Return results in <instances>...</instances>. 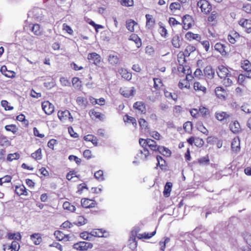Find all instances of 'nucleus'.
<instances>
[{
  "label": "nucleus",
  "mask_w": 251,
  "mask_h": 251,
  "mask_svg": "<svg viewBox=\"0 0 251 251\" xmlns=\"http://www.w3.org/2000/svg\"><path fill=\"white\" fill-rule=\"evenodd\" d=\"M44 10L38 7L33 8L28 13L29 17L34 18L37 21H42L44 20Z\"/></svg>",
  "instance_id": "f257e3e1"
},
{
  "label": "nucleus",
  "mask_w": 251,
  "mask_h": 251,
  "mask_svg": "<svg viewBox=\"0 0 251 251\" xmlns=\"http://www.w3.org/2000/svg\"><path fill=\"white\" fill-rule=\"evenodd\" d=\"M231 148L233 151H238L240 150V141L239 138H234L231 143Z\"/></svg>",
  "instance_id": "5701e85b"
},
{
  "label": "nucleus",
  "mask_w": 251,
  "mask_h": 251,
  "mask_svg": "<svg viewBox=\"0 0 251 251\" xmlns=\"http://www.w3.org/2000/svg\"><path fill=\"white\" fill-rule=\"evenodd\" d=\"M139 153L141 154V156H140V158L143 161H146L148 159V156L150 155V152L147 148H144L143 150H140Z\"/></svg>",
  "instance_id": "393cba45"
},
{
  "label": "nucleus",
  "mask_w": 251,
  "mask_h": 251,
  "mask_svg": "<svg viewBox=\"0 0 251 251\" xmlns=\"http://www.w3.org/2000/svg\"><path fill=\"white\" fill-rule=\"evenodd\" d=\"M205 76L208 79H212L214 77L215 72L210 65L207 66L203 70Z\"/></svg>",
  "instance_id": "1a4fd4ad"
},
{
  "label": "nucleus",
  "mask_w": 251,
  "mask_h": 251,
  "mask_svg": "<svg viewBox=\"0 0 251 251\" xmlns=\"http://www.w3.org/2000/svg\"><path fill=\"white\" fill-rule=\"evenodd\" d=\"M181 8V5L179 2H172L170 5V9L171 11H175L176 10H179Z\"/></svg>",
  "instance_id": "09e8293b"
},
{
  "label": "nucleus",
  "mask_w": 251,
  "mask_h": 251,
  "mask_svg": "<svg viewBox=\"0 0 251 251\" xmlns=\"http://www.w3.org/2000/svg\"><path fill=\"white\" fill-rule=\"evenodd\" d=\"M156 159L157 161V166H159L161 169H163L166 165L165 160L159 155L156 156Z\"/></svg>",
  "instance_id": "72a5a7b5"
},
{
  "label": "nucleus",
  "mask_w": 251,
  "mask_h": 251,
  "mask_svg": "<svg viewBox=\"0 0 251 251\" xmlns=\"http://www.w3.org/2000/svg\"><path fill=\"white\" fill-rule=\"evenodd\" d=\"M42 107L45 113L48 115H50L54 111V106L49 101H45L42 102Z\"/></svg>",
  "instance_id": "39448f33"
},
{
  "label": "nucleus",
  "mask_w": 251,
  "mask_h": 251,
  "mask_svg": "<svg viewBox=\"0 0 251 251\" xmlns=\"http://www.w3.org/2000/svg\"><path fill=\"white\" fill-rule=\"evenodd\" d=\"M5 128L7 131H11L13 133L17 132V128L14 125H7L5 126Z\"/></svg>",
  "instance_id": "bf43d9fd"
},
{
  "label": "nucleus",
  "mask_w": 251,
  "mask_h": 251,
  "mask_svg": "<svg viewBox=\"0 0 251 251\" xmlns=\"http://www.w3.org/2000/svg\"><path fill=\"white\" fill-rule=\"evenodd\" d=\"M30 239L35 245H39L42 241V238L39 233H34L30 235Z\"/></svg>",
  "instance_id": "aec40b11"
},
{
  "label": "nucleus",
  "mask_w": 251,
  "mask_h": 251,
  "mask_svg": "<svg viewBox=\"0 0 251 251\" xmlns=\"http://www.w3.org/2000/svg\"><path fill=\"white\" fill-rule=\"evenodd\" d=\"M148 146L151 149V150L156 151L159 146H157L156 142L151 139H148Z\"/></svg>",
  "instance_id": "b1692460"
},
{
  "label": "nucleus",
  "mask_w": 251,
  "mask_h": 251,
  "mask_svg": "<svg viewBox=\"0 0 251 251\" xmlns=\"http://www.w3.org/2000/svg\"><path fill=\"white\" fill-rule=\"evenodd\" d=\"M153 80L154 82L153 87L156 90L159 89L160 87L162 85L161 80L160 78H154Z\"/></svg>",
  "instance_id": "de8ad7c7"
},
{
  "label": "nucleus",
  "mask_w": 251,
  "mask_h": 251,
  "mask_svg": "<svg viewBox=\"0 0 251 251\" xmlns=\"http://www.w3.org/2000/svg\"><path fill=\"white\" fill-rule=\"evenodd\" d=\"M229 77L227 76L223 78V84L226 87L230 86L232 84V81Z\"/></svg>",
  "instance_id": "052dcab7"
},
{
  "label": "nucleus",
  "mask_w": 251,
  "mask_h": 251,
  "mask_svg": "<svg viewBox=\"0 0 251 251\" xmlns=\"http://www.w3.org/2000/svg\"><path fill=\"white\" fill-rule=\"evenodd\" d=\"M164 95L167 98H171L174 100L177 99V96L175 93H172L167 91H164Z\"/></svg>",
  "instance_id": "3c124183"
},
{
  "label": "nucleus",
  "mask_w": 251,
  "mask_h": 251,
  "mask_svg": "<svg viewBox=\"0 0 251 251\" xmlns=\"http://www.w3.org/2000/svg\"><path fill=\"white\" fill-rule=\"evenodd\" d=\"M245 75L240 74L238 77V82L240 85H244V83L246 78Z\"/></svg>",
  "instance_id": "69168bd1"
},
{
  "label": "nucleus",
  "mask_w": 251,
  "mask_h": 251,
  "mask_svg": "<svg viewBox=\"0 0 251 251\" xmlns=\"http://www.w3.org/2000/svg\"><path fill=\"white\" fill-rule=\"evenodd\" d=\"M218 75L221 78H223L227 76H231V74L227 68L224 66H220L218 68V71L217 72Z\"/></svg>",
  "instance_id": "423d86ee"
},
{
  "label": "nucleus",
  "mask_w": 251,
  "mask_h": 251,
  "mask_svg": "<svg viewBox=\"0 0 251 251\" xmlns=\"http://www.w3.org/2000/svg\"><path fill=\"white\" fill-rule=\"evenodd\" d=\"M135 25H137V23L132 20H127L126 22V28L131 32L134 31V26Z\"/></svg>",
  "instance_id": "a878e982"
},
{
  "label": "nucleus",
  "mask_w": 251,
  "mask_h": 251,
  "mask_svg": "<svg viewBox=\"0 0 251 251\" xmlns=\"http://www.w3.org/2000/svg\"><path fill=\"white\" fill-rule=\"evenodd\" d=\"M133 107L142 113L146 112V106L145 103L142 101L136 102L134 103Z\"/></svg>",
  "instance_id": "ddd939ff"
},
{
  "label": "nucleus",
  "mask_w": 251,
  "mask_h": 251,
  "mask_svg": "<svg viewBox=\"0 0 251 251\" xmlns=\"http://www.w3.org/2000/svg\"><path fill=\"white\" fill-rule=\"evenodd\" d=\"M80 237L85 240H90V238L92 237L91 236L90 233H88L87 232H83L80 233Z\"/></svg>",
  "instance_id": "338daca9"
},
{
  "label": "nucleus",
  "mask_w": 251,
  "mask_h": 251,
  "mask_svg": "<svg viewBox=\"0 0 251 251\" xmlns=\"http://www.w3.org/2000/svg\"><path fill=\"white\" fill-rule=\"evenodd\" d=\"M54 236L56 237V238L59 241H68L69 240V235H66L62 232L56 230L54 233Z\"/></svg>",
  "instance_id": "2eb2a0df"
},
{
  "label": "nucleus",
  "mask_w": 251,
  "mask_h": 251,
  "mask_svg": "<svg viewBox=\"0 0 251 251\" xmlns=\"http://www.w3.org/2000/svg\"><path fill=\"white\" fill-rule=\"evenodd\" d=\"M146 18L147 20V26L149 28L152 27L154 24V20L152 18V16L149 14H146Z\"/></svg>",
  "instance_id": "2f4dec72"
},
{
  "label": "nucleus",
  "mask_w": 251,
  "mask_h": 251,
  "mask_svg": "<svg viewBox=\"0 0 251 251\" xmlns=\"http://www.w3.org/2000/svg\"><path fill=\"white\" fill-rule=\"evenodd\" d=\"M94 176L95 178L97 179L99 181H102L104 180V177L103 176V172L101 170L97 171L94 174Z\"/></svg>",
  "instance_id": "c9c22d12"
},
{
  "label": "nucleus",
  "mask_w": 251,
  "mask_h": 251,
  "mask_svg": "<svg viewBox=\"0 0 251 251\" xmlns=\"http://www.w3.org/2000/svg\"><path fill=\"white\" fill-rule=\"evenodd\" d=\"M63 207L64 209L68 210L71 212H74L75 210V206L71 205L68 201H65L63 204Z\"/></svg>",
  "instance_id": "ea45409f"
},
{
  "label": "nucleus",
  "mask_w": 251,
  "mask_h": 251,
  "mask_svg": "<svg viewBox=\"0 0 251 251\" xmlns=\"http://www.w3.org/2000/svg\"><path fill=\"white\" fill-rule=\"evenodd\" d=\"M215 92L219 98L224 99L225 98L226 92L224 89L221 87H217L215 90Z\"/></svg>",
  "instance_id": "6ab92c4d"
},
{
  "label": "nucleus",
  "mask_w": 251,
  "mask_h": 251,
  "mask_svg": "<svg viewBox=\"0 0 251 251\" xmlns=\"http://www.w3.org/2000/svg\"><path fill=\"white\" fill-rule=\"evenodd\" d=\"M172 187V184L171 182H167L164 187V190L163 191L164 196L165 197H168L170 196V193Z\"/></svg>",
  "instance_id": "412c9836"
},
{
  "label": "nucleus",
  "mask_w": 251,
  "mask_h": 251,
  "mask_svg": "<svg viewBox=\"0 0 251 251\" xmlns=\"http://www.w3.org/2000/svg\"><path fill=\"white\" fill-rule=\"evenodd\" d=\"M58 117L62 122H65L68 120L70 122H72L73 118L71 115L70 112L68 110H65L64 111H58Z\"/></svg>",
  "instance_id": "7ed1b4c3"
},
{
  "label": "nucleus",
  "mask_w": 251,
  "mask_h": 251,
  "mask_svg": "<svg viewBox=\"0 0 251 251\" xmlns=\"http://www.w3.org/2000/svg\"><path fill=\"white\" fill-rule=\"evenodd\" d=\"M87 59L90 62L98 65L100 62L101 57L96 52H92L88 54Z\"/></svg>",
  "instance_id": "20e7f679"
},
{
  "label": "nucleus",
  "mask_w": 251,
  "mask_h": 251,
  "mask_svg": "<svg viewBox=\"0 0 251 251\" xmlns=\"http://www.w3.org/2000/svg\"><path fill=\"white\" fill-rule=\"evenodd\" d=\"M8 238L9 239H14L15 241L20 240L21 239V235L19 233H9L8 234Z\"/></svg>",
  "instance_id": "a19ab883"
},
{
  "label": "nucleus",
  "mask_w": 251,
  "mask_h": 251,
  "mask_svg": "<svg viewBox=\"0 0 251 251\" xmlns=\"http://www.w3.org/2000/svg\"><path fill=\"white\" fill-rule=\"evenodd\" d=\"M239 38V34L237 32L230 34L227 36V39L229 42L231 44H234L236 42V38Z\"/></svg>",
  "instance_id": "f704fd0d"
},
{
  "label": "nucleus",
  "mask_w": 251,
  "mask_h": 251,
  "mask_svg": "<svg viewBox=\"0 0 251 251\" xmlns=\"http://www.w3.org/2000/svg\"><path fill=\"white\" fill-rule=\"evenodd\" d=\"M180 38L178 35H175L172 40V43L174 47L178 48L180 47Z\"/></svg>",
  "instance_id": "7c9ffc66"
},
{
  "label": "nucleus",
  "mask_w": 251,
  "mask_h": 251,
  "mask_svg": "<svg viewBox=\"0 0 251 251\" xmlns=\"http://www.w3.org/2000/svg\"><path fill=\"white\" fill-rule=\"evenodd\" d=\"M15 193L19 196L22 195L27 196L28 193L26 190L25 186L23 185L16 186L15 190Z\"/></svg>",
  "instance_id": "4468645a"
},
{
  "label": "nucleus",
  "mask_w": 251,
  "mask_h": 251,
  "mask_svg": "<svg viewBox=\"0 0 251 251\" xmlns=\"http://www.w3.org/2000/svg\"><path fill=\"white\" fill-rule=\"evenodd\" d=\"M0 144L1 146H8L10 145V142L6 137L1 136L0 137Z\"/></svg>",
  "instance_id": "4d7b16f0"
},
{
  "label": "nucleus",
  "mask_w": 251,
  "mask_h": 251,
  "mask_svg": "<svg viewBox=\"0 0 251 251\" xmlns=\"http://www.w3.org/2000/svg\"><path fill=\"white\" fill-rule=\"evenodd\" d=\"M241 67L245 71L248 70V69H250L251 68V63L249 61H248L247 60H244L241 63Z\"/></svg>",
  "instance_id": "8fccbe9b"
},
{
  "label": "nucleus",
  "mask_w": 251,
  "mask_h": 251,
  "mask_svg": "<svg viewBox=\"0 0 251 251\" xmlns=\"http://www.w3.org/2000/svg\"><path fill=\"white\" fill-rule=\"evenodd\" d=\"M192 123L191 122H186L183 125V128L187 132H190L192 129Z\"/></svg>",
  "instance_id": "864d4df0"
},
{
  "label": "nucleus",
  "mask_w": 251,
  "mask_h": 251,
  "mask_svg": "<svg viewBox=\"0 0 251 251\" xmlns=\"http://www.w3.org/2000/svg\"><path fill=\"white\" fill-rule=\"evenodd\" d=\"M96 203L95 201L89 199L84 198L81 200V205L86 208L94 207Z\"/></svg>",
  "instance_id": "6e6552de"
},
{
  "label": "nucleus",
  "mask_w": 251,
  "mask_h": 251,
  "mask_svg": "<svg viewBox=\"0 0 251 251\" xmlns=\"http://www.w3.org/2000/svg\"><path fill=\"white\" fill-rule=\"evenodd\" d=\"M198 5L200 7L202 12L206 13L209 12V3L207 1L201 0L198 2Z\"/></svg>",
  "instance_id": "f8f14e48"
},
{
  "label": "nucleus",
  "mask_w": 251,
  "mask_h": 251,
  "mask_svg": "<svg viewBox=\"0 0 251 251\" xmlns=\"http://www.w3.org/2000/svg\"><path fill=\"white\" fill-rule=\"evenodd\" d=\"M93 247V244L89 242L84 241L79 242L73 245L74 249L80 251H87Z\"/></svg>",
  "instance_id": "f03ea898"
},
{
  "label": "nucleus",
  "mask_w": 251,
  "mask_h": 251,
  "mask_svg": "<svg viewBox=\"0 0 251 251\" xmlns=\"http://www.w3.org/2000/svg\"><path fill=\"white\" fill-rule=\"evenodd\" d=\"M20 157V154L17 153L9 154L7 159L8 161H11L14 159H18Z\"/></svg>",
  "instance_id": "6e6d98bb"
},
{
  "label": "nucleus",
  "mask_w": 251,
  "mask_h": 251,
  "mask_svg": "<svg viewBox=\"0 0 251 251\" xmlns=\"http://www.w3.org/2000/svg\"><path fill=\"white\" fill-rule=\"evenodd\" d=\"M241 109L247 113H251V103L244 104L241 106Z\"/></svg>",
  "instance_id": "603ef678"
},
{
  "label": "nucleus",
  "mask_w": 251,
  "mask_h": 251,
  "mask_svg": "<svg viewBox=\"0 0 251 251\" xmlns=\"http://www.w3.org/2000/svg\"><path fill=\"white\" fill-rule=\"evenodd\" d=\"M119 73L121 76L124 79L129 80L131 79L132 75L130 73L128 72L126 69L121 68L118 71Z\"/></svg>",
  "instance_id": "9d476101"
},
{
  "label": "nucleus",
  "mask_w": 251,
  "mask_h": 251,
  "mask_svg": "<svg viewBox=\"0 0 251 251\" xmlns=\"http://www.w3.org/2000/svg\"><path fill=\"white\" fill-rule=\"evenodd\" d=\"M214 48L215 50H217L221 54H226V46H225V45L221 43H217L215 45Z\"/></svg>",
  "instance_id": "dca6fc26"
},
{
  "label": "nucleus",
  "mask_w": 251,
  "mask_h": 251,
  "mask_svg": "<svg viewBox=\"0 0 251 251\" xmlns=\"http://www.w3.org/2000/svg\"><path fill=\"white\" fill-rule=\"evenodd\" d=\"M72 84L73 86L75 88H80L81 86V81L78 77H74L72 79Z\"/></svg>",
  "instance_id": "49530a36"
},
{
  "label": "nucleus",
  "mask_w": 251,
  "mask_h": 251,
  "mask_svg": "<svg viewBox=\"0 0 251 251\" xmlns=\"http://www.w3.org/2000/svg\"><path fill=\"white\" fill-rule=\"evenodd\" d=\"M196 50V47L192 45H188L186 47L184 54L186 56H189L191 53Z\"/></svg>",
  "instance_id": "4c0bfd02"
},
{
  "label": "nucleus",
  "mask_w": 251,
  "mask_h": 251,
  "mask_svg": "<svg viewBox=\"0 0 251 251\" xmlns=\"http://www.w3.org/2000/svg\"><path fill=\"white\" fill-rule=\"evenodd\" d=\"M1 104L5 110H11L13 109V107L8 106V102L6 100H1Z\"/></svg>",
  "instance_id": "13d9d810"
},
{
  "label": "nucleus",
  "mask_w": 251,
  "mask_h": 251,
  "mask_svg": "<svg viewBox=\"0 0 251 251\" xmlns=\"http://www.w3.org/2000/svg\"><path fill=\"white\" fill-rule=\"evenodd\" d=\"M230 128L233 133L238 132L240 129L239 123L237 121H234L230 124Z\"/></svg>",
  "instance_id": "c756f323"
},
{
  "label": "nucleus",
  "mask_w": 251,
  "mask_h": 251,
  "mask_svg": "<svg viewBox=\"0 0 251 251\" xmlns=\"http://www.w3.org/2000/svg\"><path fill=\"white\" fill-rule=\"evenodd\" d=\"M108 61L112 65H116L118 63L119 59L117 55H109Z\"/></svg>",
  "instance_id": "79ce46f5"
},
{
  "label": "nucleus",
  "mask_w": 251,
  "mask_h": 251,
  "mask_svg": "<svg viewBox=\"0 0 251 251\" xmlns=\"http://www.w3.org/2000/svg\"><path fill=\"white\" fill-rule=\"evenodd\" d=\"M129 40H132L135 42L136 45V47L139 48L141 46L142 43L140 38L135 34L131 35L129 37Z\"/></svg>",
  "instance_id": "4be33fe9"
},
{
  "label": "nucleus",
  "mask_w": 251,
  "mask_h": 251,
  "mask_svg": "<svg viewBox=\"0 0 251 251\" xmlns=\"http://www.w3.org/2000/svg\"><path fill=\"white\" fill-rule=\"evenodd\" d=\"M228 117L229 115L226 112H220L216 113V118L219 121H222Z\"/></svg>",
  "instance_id": "bb28decb"
},
{
  "label": "nucleus",
  "mask_w": 251,
  "mask_h": 251,
  "mask_svg": "<svg viewBox=\"0 0 251 251\" xmlns=\"http://www.w3.org/2000/svg\"><path fill=\"white\" fill-rule=\"evenodd\" d=\"M199 111L203 117H206L209 114L208 109L203 106H201Z\"/></svg>",
  "instance_id": "5fc2aeb1"
},
{
  "label": "nucleus",
  "mask_w": 251,
  "mask_h": 251,
  "mask_svg": "<svg viewBox=\"0 0 251 251\" xmlns=\"http://www.w3.org/2000/svg\"><path fill=\"white\" fill-rule=\"evenodd\" d=\"M91 236H95L101 237L103 236V233L102 232L101 230L100 229H96L92 230L90 232Z\"/></svg>",
  "instance_id": "58836bf2"
},
{
  "label": "nucleus",
  "mask_w": 251,
  "mask_h": 251,
  "mask_svg": "<svg viewBox=\"0 0 251 251\" xmlns=\"http://www.w3.org/2000/svg\"><path fill=\"white\" fill-rule=\"evenodd\" d=\"M121 4L125 6H130L133 4L132 0H120Z\"/></svg>",
  "instance_id": "680f3d73"
},
{
  "label": "nucleus",
  "mask_w": 251,
  "mask_h": 251,
  "mask_svg": "<svg viewBox=\"0 0 251 251\" xmlns=\"http://www.w3.org/2000/svg\"><path fill=\"white\" fill-rule=\"evenodd\" d=\"M31 157L36 160H40L42 158L41 149H39L31 154Z\"/></svg>",
  "instance_id": "a18cd8bd"
},
{
  "label": "nucleus",
  "mask_w": 251,
  "mask_h": 251,
  "mask_svg": "<svg viewBox=\"0 0 251 251\" xmlns=\"http://www.w3.org/2000/svg\"><path fill=\"white\" fill-rule=\"evenodd\" d=\"M239 25L245 29L248 33L251 32V20L243 19L239 22Z\"/></svg>",
  "instance_id": "0eeeda50"
},
{
  "label": "nucleus",
  "mask_w": 251,
  "mask_h": 251,
  "mask_svg": "<svg viewBox=\"0 0 251 251\" xmlns=\"http://www.w3.org/2000/svg\"><path fill=\"white\" fill-rule=\"evenodd\" d=\"M156 151H158L160 153L164 156H169L171 155V152L169 149L163 146H158Z\"/></svg>",
  "instance_id": "a211bd4d"
},
{
  "label": "nucleus",
  "mask_w": 251,
  "mask_h": 251,
  "mask_svg": "<svg viewBox=\"0 0 251 251\" xmlns=\"http://www.w3.org/2000/svg\"><path fill=\"white\" fill-rule=\"evenodd\" d=\"M244 239L246 243L251 247V234L247 233L245 235Z\"/></svg>",
  "instance_id": "774afa93"
},
{
  "label": "nucleus",
  "mask_w": 251,
  "mask_h": 251,
  "mask_svg": "<svg viewBox=\"0 0 251 251\" xmlns=\"http://www.w3.org/2000/svg\"><path fill=\"white\" fill-rule=\"evenodd\" d=\"M185 38L190 40L194 39L199 41L201 39V36L198 34H194L191 32H188L185 34Z\"/></svg>",
  "instance_id": "cd10ccee"
},
{
  "label": "nucleus",
  "mask_w": 251,
  "mask_h": 251,
  "mask_svg": "<svg viewBox=\"0 0 251 251\" xmlns=\"http://www.w3.org/2000/svg\"><path fill=\"white\" fill-rule=\"evenodd\" d=\"M10 246L12 250L15 251H18L20 249L19 244L17 241H13Z\"/></svg>",
  "instance_id": "e2e57ef3"
},
{
  "label": "nucleus",
  "mask_w": 251,
  "mask_h": 251,
  "mask_svg": "<svg viewBox=\"0 0 251 251\" xmlns=\"http://www.w3.org/2000/svg\"><path fill=\"white\" fill-rule=\"evenodd\" d=\"M124 120L125 123L130 122L134 126L137 125L136 119L132 117L126 115L124 118Z\"/></svg>",
  "instance_id": "37998d69"
},
{
  "label": "nucleus",
  "mask_w": 251,
  "mask_h": 251,
  "mask_svg": "<svg viewBox=\"0 0 251 251\" xmlns=\"http://www.w3.org/2000/svg\"><path fill=\"white\" fill-rule=\"evenodd\" d=\"M184 24L183 28L185 29H188L191 25L192 17L189 15H186L182 18Z\"/></svg>",
  "instance_id": "9b49d317"
},
{
  "label": "nucleus",
  "mask_w": 251,
  "mask_h": 251,
  "mask_svg": "<svg viewBox=\"0 0 251 251\" xmlns=\"http://www.w3.org/2000/svg\"><path fill=\"white\" fill-rule=\"evenodd\" d=\"M194 88L195 90L201 91L204 93H205L206 91V88L202 86L199 82H195L194 83Z\"/></svg>",
  "instance_id": "e433bc0d"
},
{
  "label": "nucleus",
  "mask_w": 251,
  "mask_h": 251,
  "mask_svg": "<svg viewBox=\"0 0 251 251\" xmlns=\"http://www.w3.org/2000/svg\"><path fill=\"white\" fill-rule=\"evenodd\" d=\"M31 31L36 35L39 36L41 35L42 31L40 26L38 24H33L31 26Z\"/></svg>",
  "instance_id": "f3484780"
},
{
  "label": "nucleus",
  "mask_w": 251,
  "mask_h": 251,
  "mask_svg": "<svg viewBox=\"0 0 251 251\" xmlns=\"http://www.w3.org/2000/svg\"><path fill=\"white\" fill-rule=\"evenodd\" d=\"M197 128L202 133L208 135V130L203 126L202 123L201 122H199L197 124Z\"/></svg>",
  "instance_id": "c03bdc74"
},
{
  "label": "nucleus",
  "mask_w": 251,
  "mask_h": 251,
  "mask_svg": "<svg viewBox=\"0 0 251 251\" xmlns=\"http://www.w3.org/2000/svg\"><path fill=\"white\" fill-rule=\"evenodd\" d=\"M156 233V231H154L151 233H146L145 232L142 234H138L137 235L138 238L140 239H150L152 236H153Z\"/></svg>",
  "instance_id": "c85d7f7f"
},
{
  "label": "nucleus",
  "mask_w": 251,
  "mask_h": 251,
  "mask_svg": "<svg viewBox=\"0 0 251 251\" xmlns=\"http://www.w3.org/2000/svg\"><path fill=\"white\" fill-rule=\"evenodd\" d=\"M68 158L70 161H75L77 165L80 164L81 162V160L80 158L74 155H70Z\"/></svg>",
  "instance_id": "0e129e2a"
},
{
  "label": "nucleus",
  "mask_w": 251,
  "mask_h": 251,
  "mask_svg": "<svg viewBox=\"0 0 251 251\" xmlns=\"http://www.w3.org/2000/svg\"><path fill=\"white\" fill-rule=\"evenodd\" d=\"M76 102L79 105L84 107H86L88 104L87 99L82 97H78L76 98Z\"/></svg>",
  "instance_id": "473e14b6"
}]
</instances>
